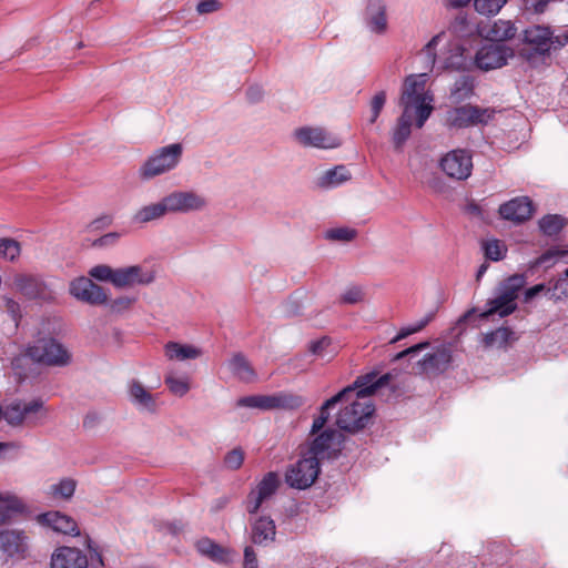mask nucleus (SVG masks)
<instances>
[{
  "label": "nucleus",
  "instance_id": "6ab92c4d",
  "mask_svg": "<svg viewBox=\"0 0 568 568\" xmlns=\"http://www.w3.org/2000/svg\"><path fill=\"white\" fill-rule=\"evenodd\" d=\"M128 399L140 413L154 414L158 410L156 396L138 379L128 383Z\"/></svg>",
  "mask_w": 568,
  "mask_h": 568
},
{
  "label": "nucleus",
  "instance_id": "8fccbe9b",
  "mask_svg": "<svg viewBox=\"0 0 568 568\" xmlns=\"http://www.w3.org/2000/svg\"><path fill=\"white\" fill-rule=\"evenodd\" d=\"M357 232L351 227H335L326 232V237L333 241L349 242L356 237Z\"/></svg>",
  "mask_w": 568,
  "mask_h": 568
},
{
  "label": "nucleus",
  "instance_id": "6e6552de",
  "mask_svg": "<svg viewBox=\"0 0 568 568\" xmlns=\"http://www.w3.org/2000/svg\"><path fill=\"white\" fill-rule=\"evenodd\" d=\"M166 204L172 214L202 212L209 206L207 197L196 191H173L165 195Z\"/></svg>",
  "mask_w": 568,
  "mask_h": 568
},
{
  "label": "nucleus",
  "instance_id": "b1692460",
  "mask_svg": "<svg viewBox=\"0 0 568 568\" xmlns=\"http://www.w3.org/2000/svg\"><path fill=\"white\" fill-rule=\"evenodd\" d=\"M342 437V434L336 429H325L314 438L307 453L312 456H316L317 460L320 457H331V453L339 449Z\"/></svg>",
  "mask_w": 568,
  "mask_h": 568
},
{
  "label": "nucleus",
  "instance_id": "4be33fe9",
  "mask_svg": "<svg viewBox=\"0 0 568 568\" xmlns=\"http://www.w3.org/2000/svg\"><path fill=\"white\" fill-rule=\"evenodd\" d=\"M558 37H554V31L548 26L535 24L524 30V43L534 48L538 53H547L550 45L557 43Z\"/></svg>",
  "mask_w": 568,
  "mask_h": 568
},
{
  "label": "nucleus",
  "instance_id": "49530a36",
  "mask_svg": "<svg viewBox=\"0 0 568 568\" xmlns=\"http://www.w3.org/2000/svg\"><path fill=\"white\" fill-rule=\"evenodd\" d=\"M116 268L106 264H99L89 271V275L100 282H109L113 286L115 284Z\"/></svg>",
  "mask_w": 568,
  "mask_h": 568
},
{
  "label": "nucleus",
  "instance_id": "6e6d98bb",
  "mask_svg": "<svg viewBox=\"0 0 568 568\" xmlns=\"http://www.w3.org/2000/svg\"><path fill=\"white\" fill-rule=\"evenodd\" d=\"M331 345L329 338H321L318 341H315L311 344L310 351L312 354L317 355L322 358L326 357L325 349Z\"/></svg>",
  "mask_w": 568,
  "mask_h": 568
},
{
  "label": "nucleus",
  "instance_id": "412c9836",
  "mask_svg": "<svg viewBox=\"0 0 568 568\" xmlns=\"http://www.w3.org/2000/svg\"><path fill=\"white\" fill-rule=\"evenodd\" d=\"M453 361V351L450 345L443 344L434 348L432 353L426 354L423 359L417 362L422 373H443L448 369Z\"/></svg>",
  "mask_w": 568,
  "mask_h": 568
},
{
  "label": "nucleus",
  "instance_id": "cd10ccee",
  "mask_svg": "<svg viewBox=\"0 0 568 568\" xmlns=\"http://www.w3.org/2000/svg\"><path fill=\"white\" fill-rule=\"evenodd\" d=\"M197 551L215 562L226 564L234 560L236 554L223 548L209 538H202L196 542Z\"/></svg>",
  "mask_w": 568,
  "mask_h": 568
},
{
  "label": "nucleus",
  "instance_id": "a19ab883",
  "mask_svg": "<svg viewBox=\"0 0 568 568\" xmlns=\"http://www.w3.org/2000/svg\"><path fill=\"white\" fill-rule=\"evenodd\" d=\"M21 253L20 243L13 239L2 237L0 239V257L13 262Z\"/></svg>",
  "mask_w": 568,
  "mask_h": 568
},
{
  "label": "nucleus",
  "instance_id": "39448f33",
  "mask_svg": "<svg viewBox=\"0 0 568 568\" xmlns=\"http://www.w3.org/2000/svg\"><path fill=\"white\" fill-rule=\"evenodd\" d=\"M31 361L49 366H64L71 361L69 351L53 338H39L26 348Z\"/></svg>",
  "mask_w": 568,
  "mask_h": 568
},
{
  "label": "nucleus",
  "instance_id": "a211bd4d",
  "mask_svg": "<svg viewBox=\"0 0 568 568\" xmlns=\"http://www.w3.org/2000/svg\"><path fill=\"white\" fill-rule=\"evenodd\" d=\"M498 213L503 220L520 224L531 217L534 204L528 196H518L503 203Z\"/></svg>",
  "mask_w": 568,
  "mask_h": 568
},
{
  "label": "nucleus",
  "instance_id": "680f3d73",
  "mask_svg": "<svg viewBox=\"0 0 568 568\" xmlns=\"http://www.w3.org/2000/svg\"><path fill=\"white\" fill-rule=\"evenodd\" d=\"M554 290H560L565 297H568V267L564 272V277L556 281Z\"/></svg>",
  "mask_w": 568,
  "mask_h": 568
},
{
  "label": "nucleus",
  "instance_id": "dca6fc26",
  "mask_svg": "<svg viewBox=\"0 0 568 568\" xmlns=\"http://www.w3.org/2000/svg\"><path fill=\"white\" fill-rule=\"evenodd\" d=\"M278 476L276 473H267L262 480L253 488L246 498V510L250 514L258 511L262 504L271 498L278 487Z\"/></svg>",
  "mask_w": 568,
  "mask_h": 568
},
{
  "label": "nucleus",
  "instance_id": "c85d7f7f",
  "mask_svg": "<svg viewBox=\"0 0 568 568\" xmlns=\"http://www.w3.org/2000/svg\"><path fill=\"white\" fill-rule=\"evenodd\" d=\"M352 179L349 170L345 165H336L324 171L317 179L316 185L321 189H335Z\"/></svg>",
  "mask_w": 568,
  "mask_h": 568
},
{
  "label": "nucleus",
  "instance_id": "4d7b16f0",
  "mask_svg": "<svg viewBox=\"0 0 568 568\" xmlns=\"http://www.w3.org/2000/svg\"><path fill=\"white\" fill-rule=\"evenodd\" d=\"M221 4L217 0H203L196 6V11L200 14H206L220 9Z\"/></svg>",
  "mask_w": 568,
  "mask_h": 568
},
{
  "label": "nucleus",
  "instance_id": "58836bf2",
  "mask_svg": "<svg viewBox=\"0 0 568 568\" xmlns=\"http://www.w3.org/2000/svg\"><path fill=\"white\" fill-rule=\"evenodd\" d=\"M514 332L508 327H499L484 336V344L487 347H505L513 338Z\"/></svg>",
  "mask_w": 568,
  "mask_h": 568
},
{
  "label": "nucleus",
  "instance_id": "9d476101",
  "mask_svg": "<svg viewBox=\"0 0 568 568\" xmlns=\"http://www.w3.org/2000/svg\"><path fill=\"white\" fill-rule=\"evenodd\" d=\"M154 281V270L142 264H134L116 268L114 287L132 288L135 286H146Z\"/></svg>",
  "mask_w": 568,
  "mask_h": 568
},
{
  "label": "nucleus",
  "instance_id": "f8f14e48",
  "mask_svg": "<svg viewBox=\"0 0 568 568\" xmlns=\"http://www.w3.org/2000/svg\"><path fill=\"white\" fill-rule=\"evenodd\" d=\"M443 172L455 180H466L473 170L471 155L466 150H453L440 160Z\"/></svg>",
  "mask_w": 568,
  "mask_h": 568
},
{
  "label": "nucleus",
  "instance_id": "4c0bfd02",
  "mask_svg": "<svg viewBox=\"0 0 568 568\" xmlns=\"http://www.w3.org/2000/svg\"><path fill=\"white\" fill-rule=\"evenodd\" d=\"M344 394H346V392H338L336 395H334L333 397L328 398L327 400H325L322 404V406L320 407L318 415L313 420L312 434H316V433H318L320 430L323 429V427L325 426L326 422L328 420L329 409L334 408L337 405L338 398L341 396H343Z\"/></svg>",
  "mask_w": 568,
  "mask_h": 568
},
{
  "label": "nucleus",
  "instance_id": "aec40b11",
  "mask_svg": "<svg viewBox=\"0 0 568 568\" xmlns=\"http://www.w3.org/2000/svg\"><path fill=\"white\" fill-rule=\"evenodd\" d=\"M364 24L374 34H385L388 29L385 0H368L364 12Z\"/></svg>",
  "mask_w": 568,
  "mask_h": 568
},
{
  "label": "nucleus",
  "instance_id": "20e7f679",
  "mask_svg": "<svg viewBox=\"0 0 568 568\" xmlns=\"http://www.w3.org/2000/svg\"><path fill=\"white\" fill-rule=\"evenodd\" d=\"M184 148L181 143H171L155 149L139 169L142 180H151L175 170L181 163Z\"/></svg>",
  "mask_w": 568,
  "mask_h": 568
},
{
  "label": "nucleus",
  "instance_id": "f3484780",
  "mask_svg": "<svg viewBox=\"0 0 568 568\" xmlns=\"http://www.w3.org/2000/svg\"><path fill=\"white\" fill-rule=\"evenodd\" d=\"M163 354L169 362L187 364L202 358L204 351L196 344L169 341L163 345Z\"/></svg>",
  "mask_w": 568,
  "mask_h": 568
},
{
  "label": "nucleus",
  "instance_id": "338daca9",
  "mask_svg": "<svg viewBox=\"0 0 568 568\" xmlns=\"http://www.w3.org/2000/svg\"><path fill=\"white\" fill-rule=\"evenodd\" d=\"M548 2L549 0H537L534 4H532V10L535 13H544L547 6H548Z\"/></svg>",
  "mask_w": 568,
  "mask_h": 568
},
{
  "label": "nucleus",
  "instance_id": "f704fd0d",
  "mask_svg": "<svg viewBox=\"0 0 568 568\" xmlns=\"http://www.w3.org/2000/svg\"><path fill=\"white\" fill-rule=\"evenodd\" d=\"M525 285V277L523 275H513L505 280L497 288V294L501 300H506L513 305H517L516 300Z\"/></svg>",
  "mask_w": 568,
  "mask_h": 568
},
{
  "label": "nucleus",
  "instance_id": "2f4dec72",
  "mask_svg": "<svg viewBox=\"0 0 568 568\" xmlns=\"http://www.w3.org/2000/svg\"><path fill=\"white\" fill-rule=\"evenodd\" d=\"M275 524L270 517H260L252 524V541L256 545H266L275 538Z\"/></svg>",
  "mask_w": 568,
  "mask_h": 568
},
{
  "label": "nucleus",
  "instance_id": "864d4df0",
  "mask_svg": "<svg viewBox=\"0 0 568 568\" xmlns=\"http://www.w3.org/2000/svg\"><path fill=\"white\" fill-rule=\"evenodd\" d=\"M565 256H568V250H561L559 247H551L538 257L536 264L537 265H547L548 263L555 262Z\"/></svg>",
  "mask_w": 568,
  "mask_h": 568
},
{
  "label": "nucleus",
  "instance_id": "7c9ffc66",
  "mask_svg": "<svg viewBox=\"0 0 568 568\" xmlns=\"http://www.w3.org/2000/svg\"><path fill=\"white\" fill-rule=\"evenodd\" d=\"M164 384L169 392L178 397L185 396L192 388L191 377L185 373L175 369L166 371L164 375Z\"/></svg>",
  "mask_w": 568,
  "mask_h": 568
},
{
  "label": "nucleus",
  "instance_id": "a18cd8bd",
  "mask_svg": "<svg viewBox=\"0 0 568 568\" xmlns=\"http://www.w3.org/2000/svg\"><path fill=\"white\" fill-rule=\"evenodd\" d=\"M3 418L10 424V425H20L26 422L23 410H22V402H13L9 404L3 410H2Z\"/></svg>",
  "mask_w": 568,
  "mask_h": 568
},
{
  "label": "nucleus",
  "instance_id": "a878e982",
  "mask_svg": "<svg viewBox=\"0 0 568 568\" xmlns=\"http://www.w3.org/2000/svg\"><path fill=\"white\" fill-rule=\"evenodd\" d=\"M169 213L170 210L164 196L159 202L149 203L138 209L132 216V221L135 224L144 225L154 221H159Z\"/></svg>",
  "mask_w": 568,
  "mask_h": 568
},
{
  "label": "nucleus",
  "instance_id": "de8ad7c7",
  "mask_svg": "<svg viewBox=\"0 0 568 568\" xmlns=\"http://www.w3.org/2000/svg\"><path fill=\"white\" fill-rule=\"evenodd\" d=\"M485 255L491 261H500L505 257L507 248L499 240H489L484 245Z\"/></svg>",
  "mask_w": 568,
  "mask_h": 568
},
{
  "label": "nucleus",
  "instance_id": "f257e3e1",
  "mask_svg": "<svg viewBox=\"0 0 568 568\" xmlns=\"http://www.w3.org/2000/svg\"><path fill=\"white\" fill-rule=\"evenodd\" d=\"M389 381V374L377 377L375 373L358 376L353 385L343 388L346 392L338 398L341 408L336 416L339 429L356 433L363 429L374 413L371 395Z\"/></svg>",
  "mask_w": 568,
  "mask_h": 568
},
{
  "label": "nucleus",
  "instance_id": "37998d69",
  "mask_svg": "<svg viewBox=\"0 0 568 568\" xmlns=\"http://www.w3.org/2000/svg\"><path fill=\"white\" fill-rule=\"evenodd\" d=\"M507 3V0H474L475 10L481 16H496Z\"/></svg>",
  "mask_w": 568,
  "mask_h": 568
},
{
  "label": "nucleus",
  "instance_id": "774afa93",
  "mask_svg": "<svg viewBox=\"0 0 568 568\" xmlns=\"http://www.w3.org/2000/svg\"><path fill=\"white\" fill-rule=\"evenodd\" d=\"M19 446L16 443H0V454L17 450Z\"/></svg>",
  "mask_w": 568,
  "mask_h": 568
},
{
  "label": "nucleus",
  "instance_id": "c03bdc74",
  "mask_svg": "<svg viewBox=\"0 0 568 568\" xmlns=\"http://www.w3.org/2000/svg\"><path fill=\"white\" fill-rule=\"evenodd\" d=\"M433 318H434V314L433 313H428L423 318L417 321L416 323L403 327L398 332V334L390 339V343L392 344L397 343L400 339H403V338H405V337H407V336H409L412 334L420 332L428 323L432 322Z\"/></svg>",
  "mask_w": 568,
  "mask_h": 568
},
{
  "label": "nucleus",
  "instance_id": "f03ea898",
  "mask_svg": "<svg viewBox=\"0 0 568 568\" xmlns=\"http://www.w3.org/2000/svg\"><path fill=\"white\" fill-rule=\"evenodd\" d=\"M427 79V73L408 75L399 99L402 109L415 112V125L418 129L424 126L434 110V95L426 88Z\"/></svg>",
  "mask_w": 568,
  "mask_h": 568
},
{
  "label": "nucleus",
  "instance_id": "473e14b6",
  "mask_svg": "<svg viewBox=\"0 0 568 568\" xmlns=\"http://www.w3.org/2000/svg\"><path fill=\"white\" fill-rule=\"evenodd\" d=\"M227 367L230 372L240 381L250 383L255 381L256 374L246 359V357L241 354H234L227 362Z\"/></svg>",
  "mask_w": 568,
  "mask_h": 568
},
{
  "label": "nucleus",
  "instance_id": "4468645a",
  "mask_svg": "<svg viewBox=\"0 0 568 568\" xmlns=\"http://www.w3.org/2000/svg\"><path fill=\"white\" fill-rule=\"evenodd\" d=\"M514 55V50L504 44L489 43L483 45L476 53L475 62L480 70H493L504 67Z\"/></svg>",
  "mask_w": 568,
  "mask_h": 568
},
{
  "label": "nucleus",
  "instance_id": "393cba45",
  "mask_svg": "<svg viewBox=\"0 0 568 568\" xmlns=\"http://www.w3.org/2000/svg\"><path fill=\"white\" fill-rule=\"evenodd\" d=\"M88 558L80 549L60 547L51 556V568H87Z\"/></svg>",
  "mask_w": 568,
  "mask_h": 568
},
{
  "label": "nucleus",
  "instance_id": "3c124183",
  "mask_svg": "<svg viewBox=\"0 0 568 568\" xmlns=\"http://www.w3.org/2000/svg\"><path fill=\"white\" fill-rule=\"evenodd\" d=\"M364 293L359 286L347 287L339 296L342 304H357L363 302Z\"/></svg>",
  "mask_w": 568,
  "mask_h": 568
},
{
  "label": "nucleus",
  "instance_id": "052dcab7",
  "mask_svg": "<svg viewBox=\"0 0 568 568\" xmlns=\"http://www.w3.org/2000/svg\"><path fill=\"white\" fill-rule=\"evenodd\" d=\"M428 346V343L427 342H424V343H419V344H416L412 347H408L406 349H404L403 352H399L398 354L395 355L394 359L395 361H398V359H402L406 356H409V355H413V354H416L418 353L419 351L426 348Z\"/></svg>",
  "mask_w": 568,
  "mask_h": 568
},
{
  "label": "nucleus",
  "instance_id": "e2e57ef3",
  "mask_svg": "<svg viewBox=\"0 0 568 568\" xmlns=\"http://www.w3.org/2000/svg\"><path fill=\"white\" fill-rule=\"evenodd\" d=\"M120 237L119 233H108L103 236H101L99 240H97L95 245L99 246H106L114 244Z\"/></svg>",
  "mask_w": 568,
  "mask_h": 568
},
{
  "label": "nucleus",
  "instance_id": "e433bc0d",
  "mask_svg": "<svg viewBox=\"0 0 568 568\" xmlns=\"http://www.w3.org/2000/svg\"><path fill=\"white\" fill-rule=\"evenodd\" d=\"M487 308L480 313V318H488L493 315H498L499 317H506L513 314L517 305H513L508 303L506 300H501V296L497 294L495 298L489 300L486 303Z\"/></svg>",
  "mask_w": 568,
  "mask_h": 568
},
{
  "label": "nucleus",
  "instance_id": "9b49d317",
  "mask_svg": "<svg viewBox=\"0 0 568 568\" xmlns=\"http://www.w3.org/2000/svg\"><path fill=\"white\" fill-rule=\"evenodd\" d=\"M294 140L304 148L336 149L341 140L322 128L302 126L293 132Z\"/></svg>",
  "mask_w": 568,
  "mask_h": 568
},
{
  "label": "nucleus",
  "instance_id": "5701e85b",
  "mask_svg": "<svg viewBox=\"0 0 568 568\" xmlns=\"http://www.w3.org/2000/svg\"><path fill=\"white\" fill-rule=\"evenodd\" d=\"M37 520L40 525L59 534L71 536H78L80 534L75 520L60 511H48L45 514H41L38 516Z\"/></svg>",
  "mask_w": 568,
  "mask_h": 568
},
{
  "label": "nucleus",
  "instance_id": "c9c22d12",
  "mask_svg": "<svg viewBox=\"0 0 568 568\" xmlns=\"http://www.w3.org/2000/svg\"><path fill=\"white\" fill-rule=\"evenodd\" d=\"M474 79L468 75H463L457 79L450 90L449 99L453 103H460L468 100L474 94Z\"/></svg>",
  "mask_w": 568,
  "mask_h": 568
},
{
  "label": "nucleus",
  "instance_id": "09e8293b",
  "mask_svg": "<svg viewBox=\"0 0 568 568\" xmlns=\"http://www.w3.org/2000/svg\"><path fill=\"white\" fill-rule=\"evenodd\" d=\"M244 456L245 454L242 448H233L232 450L225 454L223 465L226 469L237 470L243 465Z\"/></svg>",
  "mask_w": 568,
  "mask_h": 568
},
{
  "label": "nucleus",
  "instance_id": "5fc2aeb1",
  "mask_svg": "<svg viewBox=\"0 0 568 568\" xmlns=\"http://www.w3.org/2000/svg\"><path fill=\"white\" fill-rule=\"evenodd\" d=\"M135 302V298L130 296H121L118 297L109 304L110 311L113 313H122L128 311L132 304Z\"/></svg>",
  "mask_w": 568,
  "mask_h": 568
},
{
  "label": "nucleus",
  "instance_id": "0eeeda50",
  "mask_svg": "<svg viewBox=\"0 0 568 568\" xmlns=\"http://www.w3.org/2000/svg\"><path fill=\"white\" fill-rule=\"evenodd\" d=\"M495 110L476 105H462L447 112L446 124L449 128H467L476 124H485L493 119Z\"/></svg>",
  "mask_w": 568,
  "mask_h": 568
},
{
  "label": "nucleus",
  "instance_id": "1a4fd4ad",
  "mask_svg": "<svg viewBox=\"0 0 568 568\" xmlns=\"http://www.w3.org/2000/svg\"><path fill=\"white\" fill-rule=\"evenodd\" d=\"M303 404V399L300 396L280 393L275 395L268 396H246L239 399L237 405L251 408H260V409H274V408H285V409H295L298 408Z\"/></svg>",
  "mask_w": 568,
  "mask_h": 568
},
{
  "label": "nucleus",
  "instance_id": "423d86ee",
  "mask_svg": "<svg viewBox=\"0 0 568 568\" xmlns=\"http://www.w3.org/2000/svg\"><path fill=\"white\" fill-rule=\"evenodd\" d=\"M320 474V462L307 452L302 458L288 467L285 474L286 484L296 489H306L314 484Z\"/></svg>",
  "mask_w": 568,
  "mask_h": 568
},
{
  "label": "nucleus",
  "instance_id": "bf43d9fd",
  "mask_svg": "<svg viewBox=\"0 0 568 568\" xmlns=\"http://www.w3.org/2000/svg\"><path fill=\"white\" fill-rule=\"evenodd\" d=\"M244 568H258L256 555L250 546L244 549Z\"/></svg>",
  "mask_w": 568,
  "mask_h": 568
},
{
  "label": "nucleus",
  "instance_id": "72a5a7b5",
  "mask_svg": "<svg viewBox=\"0 0 568 568\" xmlns=\"http://www.w3.org/2000/svg\"><path fill=\"white\" fill-rule=\"evenodd\" d=\"M77 488V480L70 477L59 479L57 483L51 484L45 495L52 500H70Z\"/></svg>",
  "mask_w": 568,
  "mask_h": 568
},
{
  "label": "nucleus",
  "instance_id": "69168bd1",
  "mask_svg": "<svg viewBox=\"0 0 568 568\" xmlns=\"http://www.w3.org/2000/svg\"><path fill=\"white\" fill-rule=\"evenodd\" d=\"M470 1L471 0H443L444 6L446 8H453V9L466 7L470 3Z\"/></svg>",
  "mask_w": 568,
  "mask_h": 568
},
{
  "label": "nucleus",
  "instance_id": "c756f323",
  "mask_svg": "<svg viewBox=\"0 0 568 568\" xmlns=\"http://www.w3.org/2000/svg\"><path fill=\"white\" fill-rule=\"evenodd\" d=\"M402 114L392 132L394 146L399 150L408 140L412 133V126L415 121V112L402 109Z\"/></svg>",
  "mask_w": 568,
  "mask_h": 568
},
{
  "label": "nucleus",
  "instance_id": "ea45409f",
  "mask_svg": "<svg viewBox=\"0 0 568 568\" xmlns=\"http://www.w3.org/2000/svg\"><path fill=\"white\" fill-rule=\"evenodd\" d=\"M567 221L558 214H549L539 220L540 231L548 236L558 234L566 225Z\"/></svg>",
  "mask_w": 568,
  "mask_h": 568
},
{
  "label": "nucleus",
  "instance_id": "7ed1b4c3",
  "mask_svg": "<svg viewBox=\"0 0 568 568\" xmlns=\"http://www.w3.org/2000/svg\"><path fill=\"white\" fill-rule=\"evenodd\" d=\"M420 55L430 69L436 62L447 69L460 70L467 67L465 49L457 39L446 32L434 36L422 49Z\"/></svg>",
  "mask_w": 568,
  "mask_h": 568
},
{
  "label": "nucleus",
  "instance_id": "ddd939ff",
  "mask_svg": "<svg viewBox=\"0 0 568 568\" xmlns=\"http://www.w3.org/2000/svg\"><path fill=\"white\" fill-rule=\"evenodd\" d=\"M11 290L27 300H45L49 297L45 283L40 276L30 273H17L11 281Z\"/></svg>",
  "mask_w": 568,
  "mask_h": 568
},
{
  "label": "nucleus",
  "instance_id": "0e129e2a",
  "mask_svg": "<svg viewBox=\"0 0 568 568\" xmlns=\"http://www.w3.org/2000/svg\"><path fill=\"white\" fill-rule=\"evenodd\" d=\"M544 290H545V285L544 284H537V285H535L532 287H529L525 292V296H524L525 302L528 303L529 301H531L535 296H537Z\"/></svg>",
  "mask_w": 568,
  "mask_h": 568
},
{
  "label": "nucleus",
  "instance_id": "2eb2a0df",
  "mask_svg": "<svg viewBox=\"0 0 568 568\" xmlns=\"http://www.w3.org/2000/svg\"><path fill=\"white\" fill-rule=\"evenodd\" d=\"M69 293L75 300L90 305H102L108 302V295L103 287L84 276L71 281L69 285Z\"/></svg>",
  "mask_w": 568,
  "mask_h": 568
},
{
  "label": "nucleus",
  "instance_id": "13d9d810",
  "mask_svg": "<svg viewBox=\"0 0 568 568\" xmlns=\"http://www.w3.org/2000/svg\"><path fill=\"white\" fill-rule=\"evenodd\" d=\"M246 98L251 103H258L264 98V89L258 84L251 85L246 90Z\"/></svg>",
  "mask_w": 568,
  "mask_h": 568
},
{
  "label": "nucleus",
  "instance_id": "603ef678",
  "mask_svg": "<svg viewBox=\"0 0 568 568\" xmlns=\"http://www.w3.org/2000/svg\"><path fill=\"white\" fill-rule=\"evenodd\" d=\"M386 102V93L384 91L377 92L371 101V118L369 123H375L378 119Z\"/></svg>",
  "mask_w": 568,
  "mask_h": 568
},
{
  "label": "nucleus",
  "instance_id": "79ce46f5",
  "mask_svg": "<svg viewBox=\"0 0 568 568\" xmlns=\"http://www.w3.org/2000/svg\"><path fill=\"white\" fill-rule=\"evenodd\" d=\"M22 410L26 422H34L45 415L44 403L38 398L22 402Z\"/></svg>",
  "mask_w": 568,
  "mask_h": 568
},
{
  "label": "nucleus",
  "instance_id": "bb28decb",
  "mask_svg": "<svg viewBox=\"0 0 568 568\" xmlns=\"http://www.w3.org/2000/svg\"><path fill=\"white\" fill-rule=\"evenodd\" d=\"M517 27L511 20L498 19L481 30V34L491 42H503L517 34Z\"/></svg>",
  "mask_w": 568,
  "mask_h": 568
}]
</instances>
